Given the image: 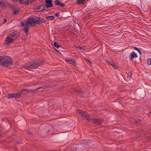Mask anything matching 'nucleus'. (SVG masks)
<instances>
[{"label": "nucleus", "instance_id": "nucleus-1", "mask_svg": "<svg viewBox=\"0 0 151 151\" xmlns=\"http://www.w3.org/2000/svg\"><path fill=\"white\" fill-rule=\"evenodd\" d=\"M46 20L42 17L35 16H31L27 19L28 24H29L31 27H34L37 24H40L45 23Z\"/></svg>", "mask_w": 151, "mask_h": 151}, {"label": "nucleus", "instance_id": "nucleus-2", "mask_svg": "<svg viewBox=\"0 0 151 151\" xmlns=\"http://www.w3.org/2000/svg\"><path fill=\"white\" fill-rule=\"evenodd\" d=\"M13 64V61L10 57L6 56H0V65L4 67H7Z\"/></svg>", "mask_w": 151, "mask_h": 151}, {"label": "nucleus", "instance_id": "nucleus-3", "mask_svg": "<svg viewBox=\"0 0 151 151\" xmlns=\"http://www.w3.org/2000/svg\"><path fill=\"white\" fill-rule=\"evenodd\" d=\"M32 67L33 69L37 68L39 66L43 63V62L40 60H37L31 62Z\"/></svg>", "mask_w": 151, "mask_h": 151}, {"label": "nucleus", "instance_id": "nucleus-4", "mask_svg": "<svg viewBox=\"0 0 151 151\" xmlns=\"http://www.w3.org/2000/svg\"><path fill=\"white\" fill-rule=\"evenodd\" d=\"M91 121H92V123L95 124L100 125L104 122V120L101 119L93 118L91 119Z\"/></svg>", "mask_w": 151, "mask_h": 151}, {"label": "nucleus", "instance_id": "nucleus-5", "mask_svg": "<svg viewBox=\"0 0 151 151\" xmlns=\"http://www.w3.org/2000/svg\"><path fill=\"white\" fill-rule=\"evenodd\" d=\"M19 35V32L17 31H13L9 34L10 37H12L14 40L17 39Z\"/></svg>", "mask_w": 151, "mask_h": 151}, {"label": "nucleus", "instance_id": "nucleus-6", "mask_svg": "<svg viewBox=\"0 0 151 151\" xmlns=\"http://www.w3.org/2000/svg\"><path fill=\"white\" fill-rule=\"evenodd\" d=\"M138 56L134 51H132L131 52L129 56V58L131 61H133L134 58H137Z\"/></svg>", "mask_w": 151, "mask_h": 151}, {"label": "nucleus", "instance_id": "nucleus-7", "mask_svg": "<svg viewBox=\"0 0 151 151\" xmlns=\"http://www.w3.org/2000/svg\"><path fill=\"white\" fill-rule=\"evenodd\" d=\"M14 40L13 39L10 37H7L5 39L4 44H9L12 43Z\"/></svg>", "mask_w": 151, "mask_h": 151}, {"label": "nucleus", "instance_id": "nucleus-8", "mask_svg": "<svg viewBox=\"0 0 151 151\" xmlns=\"http://www.w3.org/2000/svg\"><path fill=\"white\" fill-rule=\"evenodd\" d=\"M107 63L109 65L111 66L115 70L118 69V68L115 63L112 61H106Z\"/></svg>", "mask_w": 151, "mask_h": 151}, {"label": "nucleus", "instance_id": "nucleus-9", "mask_svg": "<svg viewBox=\"0 0 151 151\" xmlns=\"http://www.w3.org/2000/svg\"><path fill=\"white\" fill-rule=\"evenodd\" d=\"M90 116V115L88 114L84 111L82 114V115H81V116L83 118L85 119L87 121H90L91 120V119H89Z\"/></svg>", "mask_w": 151, "mask_h": 151}, {"label": "nucleus", "instance_id": "nucleus-10", "mask_svg": "<svg viewBox=\"0 0 151 151\" xmlns=\"http://www.w3.org/2000/svg\"><path fill=\"white\" fill-rule=\"evenodd\" d=\"M55 5L56 6H59L62 7L65 6V5L62 3H61V1L59 0H55Z\"/></svg>", "mask_w": 151, "mask_h": 151}, {"label": "nucleus", "instance_id": "nucleus-11", "mask_svg": "<svg viewBox=\"0 0 151 151\" xmlns=\"http://www.w3.org/2000/svg\"><path fill=\"white\" fill-rule=\"evenodd\" d=\"M23 93V92L21 91L17 93H13L14 98L17 99L19 98Z\"/></svg>", "mask_w": 151, "mask_h": 151}, {"label": "nucleus", "instance_id": "nucleus-12", "mask_svg": "<svg viewBox=\"0 0 151 151\" xmlns=\"http://www.w3.org/2000/svg\"><path fill=\"white\" fill-rule=\"evenodd\" d=\"M26 24V27L25 28H24L23 29V30L24 31V32L26 34V35L27 36L28 35V24H28V22L27 21H27L25 22Z\"/></svg>", "mask_w": 151, "mask_h": 151}, {"label": "nucleus", "instance_id": "nucleus-13", "mask_svg": "<svg viewBox=\"0 0 151 151\" xmlns=\"http://www.w3.org/2000/svg\"><path fill=\"white\" fill-rule=\"evenodd\" d=\"M145 92L143 91H140L138 93V96L140 98L143 99L145 96Z\"/></svg>", "mask_w": 151, "mask_h": 151}, {"label": "nucleus", "instance_id": "nucleus-14", "mask_svg": "<svg viewBox=\"0 0 151 151\" xmlns=\"http://www.w3.org/2000/svg\"><path fill=\"white\" fill-rule=\"evenodd\" d=\"M45 6L44 4H42L37 6L36 7V9H41V11H43L45 10Z\"/></svg>", "mask_w": 151, "mask_h": 151}, {"label": "nucleus", "instance_id": "nucleus-15", "mask_svg": "<svg viewBox=\"0 0 151 151\" xmlns=\"http://www.w3.org/2000/svg\"><path fill=\"white\" fill-rule=\"evenodd\" d=\"M24 66L26 69H29L30 68L32 67L31 62L27 63L24 65Z\"/></svg>", "mask_w": 151, "mask_h": 151}, {"label": "nucleus", "instance_id": "nucleus-16", "mask_svg": "<svg viewBox=\"0 0 151 151\" xmlns=\"http://www.w3.org/2000/svg\"><path fill=\"white\" fill-rule=\"evenodd\" d=\"M45 6L47 8L53 6L52 2H45Z\"/></svg>", "mask_w": 151, "mask_h": 151}, {"label": "nucleus", "instance_id": "nucleus-17", "mask_svg": "<svg viewBox=\"0 0 151 151\" xmlns=\"http://www.w3.org/2000/svg\"><path fill=\"white\" fill-rule=\"evenodd\" d=\"M13 93H8L6 96V97L7 99H9L12 98H14Z\"/></svg>", "mask_w": 151, "mask_h": 151}, {"label": "nucleus", "instance_id": "nucleus-18", "mask_svg": "<svg viewBox=\"0 0 151 151\" xmlns=\"http://www.w3.org/2000/svg\"><path fill=\"white\" fill-rule=\"evenodd\" d=\"M86 0H77V3L78 4H84V2Z\"/></svg>", "mask_w": 151, "mask_h": 151}, {"label": "nucleus", "instance_id": "nucleus-19", "mask_svg": "<svg viewBox=\"0 0 151 151\" xmlns=\"http://www.w3.org/2000/svg\"><path fill=\"white\" fill-rule=\"evenodd\" d=\"M84 111H83L80 109H76V112L80 114V115L81 116V115H82L83 113L84 112Z\"/></svg>", "mask_w": 151, "mask_h": 151}, {"label": "nucleus", "instance_id": "nucleus-20", "mask_svg": "<svg viewBox=\"0 0 151 151\" xmlns=\"http://www.w3.org/2000/svg\"><path fill=\"white\" fill-rule=\"evenodd\" d=\"M46 18L48 20H53L55 19V17L52 15H51L47 17Z\"/></svg>", "mask_w": 151, "mask_h": 151}, {"label": "nucleus", "instance_id": "nucleus-21", "mask_svg": "<svg viewBox=\"0 0 151 151\" xmlns=\"http://www.w3.org/2000/svg\"><path fill=\"white\" fill-rule=\"evenodd\" d=\"M57 134H58V137L60 139H61L64 137V135L63 134L61 133H58Z\"/></svg>", "mask_w": 151, "mask_h": 151}, {"label": "nucleus", "instance_id": "nucleus-22", "mask_svg": "<svg viewBox=\"0 0 151 151\" xmlns=\"http://www.w3.org/2000/svg\"><path fill=\"white\" fill-rule=\"evenodd\" d=\"M23 91H27V92H33V93L35 92H36L35 90H35H27V89H23L21 91H22V92Z\"/></svg>", "mask_w": 151, "mask_h": 151}, {"label": "nucleus", "instance_id": "nucleus-23", "mask_svg": "<svg viewBox=\"0 0 151 151\" xmlns=\"http://www.w3.org/2000/svg\"><path fill=\"white\" fill-rule=\"evenodd\" d=\"M65 60L67 62H73V61L74 60V59L73 58H65Z\"/></svg>", "mask_w": 151, "mask_h": 151}, {"label": "nucleus", "instance_id": "nucleus-24", "mask_svg": "<svg viewBox=\"0 0 151 151\" xmlns=\"http://www.w3.org/2000/svg\"><path fill=\"white\" fill-rule=\"evenodd\" d=\"M76 92L78 93H82L83 94H84L85 93V92L84 91L80 90H76Z\"/></svg>", "mask_w": 151, "mask_h": 151}, {"label": "nucleus", "instance_id": "nucleus-25", "mask_svg": "<svg viewBox=\"0 0 151 151\" xmlns=\"http://www.w3.org/2000/svg\"><path fill=\"white\" fill-rule=\"evenodd\" d=\"M54 46L55 47H56L57 48H58L59 47H60V46L59 45L58 43L56 42H54Z\"/></svg>", "mask_w": 151, "mask_h": 151}, {"label": "nucleus", "instance_id": "nucleus-26", "mask_svg": "<svg viewBox=\"0 0 151 151\" xmlns=\"http://www.w3.org/2000/svg\"><path fill=\"white\" fill-rule=\"evenodd\" d=\"M77 47L79 49H81L83 50H85L86 49V47L85 46H83V47H81L80 46Z\"/></svg>", "mask_w": 151, "mask_h": 151}, {"label": "nucleus", "instance_id": "nucleus-27", "mask_svg": "<svg viewBox=\"0 0 151 151\" xmlns=\"http://www.w3.org/2000/svg\"><path fill=\"white\" fill-rule=\"evenodd\" d=\"M23 4L27 5H29V0H27L25 1H24Z\"/></svg>", "mask_w": 151, "mask_h": 151}, {"label": "nucleus", "instance_id": "nucleus-28", "mask_svg": "<svg viewBox=\"0 0 151 151\" xmlns=\"http://www.w3.org/2000/svg\"><path fill=\"white\" fill-rule=\"evenodd\" d=\"M19 12V10L18 9H17L14 10L13 12V13L14 15H15Z\"/></svg>", "mask_w": 151, "mask_h": 151}, {"label": "nucleus", "instance_id": "nucleus-29", "mask_svg": "<svg viewBox=\"0 0 151 151\" xmlns=\"http://www.w3.org/2000/svg\"><path fill=\"white\" fill-rule=\"evenodd\" d=\"M134 121L135 123L136 124H137L139 122L141 121V120L139 119H138L137 120V119H134Z\"/></svg>", "mask_w": 151, "mask_h": 151}, {"label": "nucleus", "instance_id": "nucleus-30", "mask_svg": "<svg viewBox=\"0 0 151 151\" xmlns=\"http://www.w3.org/2000/svg\"><path fill=\"white\" fill-rule=\"evenodd\" d=\"M147 63L149 65L151 64V59L149 58L147 60Z\"/></svg>", "mask_w": 151, "mask_h": 151}, {"label": "nucleus", "instance_id": "nucleus-31", "mask_svg": "<svg viewBox=\"0 0 151 151\" xmlns=\"http://www.w3.org/2000/svg\"><path fill=\"white\" fill-rule=\"evenodd\" d=\"M46 129H47V131H44L45 133H48L50 132V130L48 128V127H46Z\"/></svg>", "mask_w": 151, "mask_h": 151}, {"label": "nucleus", "instance_id": "nucleus-32", "mask_svg": "<svg viewBox=\"0 0 151 151\" xmlns=\"http://www.w3.org/2000/svg\"><path fill=\"white\" fill-rule=\"evenodd\" d=\"M75 60H74L73 61V62H72V63H71V64H72V65H74V66H76V65H77V63H76L75 62Z\"/></svg>", "mask_w": 151, "mask_h": 151}, {"label": "nucleus", "instance_id": "nucleus-33", "mask_svg": "<svg viewBox=\"0 0 151 151\" xmlns=\"http://www.w3.org/2000/svg\"><path fill=\"white\" fill-rule=\"evenodd\" d=\"M77 148L76 147H71V150L72 151H76V150Z\"/></svg>", "mask_w": 151, "mask_h": 151}, {"label": "nucleus", "instance_id": "nucleus-34", "mask_svg": "<svg viewBox=\"0 0 151 151\" xmlns=\"http://www.w3.org/2000/svg\"><path fill=\"white\" fill-rule=\"evenodd\" d=\"M135 50H137L138 52H139L140 50L139 49V48H137V47H133Z\"/></svg>", "mask_w": 151, "mask_h": 151}, {"label": "nucleus", "instance_id": "nucleus-35", "mask_svg": "<svg viewBox=\"0 0 151 151\" xmlns=\"http://www.w3.org/2000/svg\"><path fill=\"white\" fill-rule=\"evenodd\" d=\"M40 88L42 89V86H40L36 89H35V91H36L37 90H39Z\"/></svg>", "mask_w": 151, "mask_h": 151}, {"label": "nucleus", "instance_id": "nucleus-36", "mask_svg": "<svg viewBox=\"0 0 151 151\" xmlns=\"http://www.w3.org/2000/svg\"><path fill=\"white\" fill-rule=\"evenodd\" d=\"M55 15L58 17H59L60 15L59 14V13L58 12H56L55 14Z\"/></svg>", "mask_w": 151, "mask_h": 151}, {"label": "nucleus", "instance_id": "nucleus-37", "mask_svg": "<svg viewBox=\"0 0 151 151\" xmlns=\"http://www.w3.org/2000/svg\"><path fill=\"white\" fill-rule=\"evenodd\" d=\"M45 2H52V0H45Z\"/></svg>", "mask_w": 151, "mask_h": 151}, {"label": "nucleus", "instance_id": "nucleus-38", "mask_svg": "<svg viewBox=\"0 0 151 151\" xmlns=\"http://www.w3.org/2000/svg\"><path fill=\"white\" fill-rule=\"evenodd\" d=\"M48 87V86L43 85L42 86V89H45Z\"/></svg>", "mask_w": 151, "mask_h": 151}, {"label": "nucleus", "instance_id": "nucleus-39", "mask_svg": "<svg viewBox=\"0 0 151 151\" xmlns=\"http://www.w3.org/2000/svg\"><path fill=\"white\" fill-rule=\"evenodd\" d=\"M23 0H19V2L20 4H23Z\"/></svg>", "mask_w": 151, "mask_h": 151}, {"label": "nucleus", "instance_id": "nucleus-40", "mask_svg": "<svg viewBox=\"0 0 151 151\" xmlns=\"http://www.w3.org/2000/svg\"><path fill=\"white\" fill-rule=\"evenodd\" d=\"M6 22H7L6 19V18H4V22L3 23L4 24L6 23Z\"/></svg>", "mask_w": 151, "mask_h": 151}, {"label": "nucleus", "instance_id": "nucleus-41", "mask_svg": "<svg viewBox=\"0 0 151 151\" xmlns=\"http://www.w3.org/2000/svg\"><path fill=\"white\" fill-rule=\"evenodd\" d=\"M86 60H87V61H88L91 64H92V63L89 60H88V59H86Z\"/></svg>", "mask_w": 151, "mask_h": 151}, {"label": "nucleus", "instance_id": "nucleus-42", "mask_svg": "<svg viewBox=\"0 0 151 151\" xmlns=\"http://www.w3.org/2000/svg\"><path fill=\"white\" fill-rule=\"evenodd\" d=\"M129 73H130V74H129V78H131V76H132V73H131V72L130 73L129 72Z\"/></svg>", "mask_w": 151, "mask_h": 151}, {"label": "nucleus", "instance_id": "nucleus-43", "mask_svg": "<svg viewBox=\"0 0 151 151\" xmlns=\"http://www.w3.org/2000/svg\"><path fill=\"white\" fill-rule=\"evenodd\" d=\"M28 133L30 134V135H33V134H32V132H31L30 131H29L28 132Z\"/></svg>", "mask_w": 151, "mask_h": 151}, {"label": "nucleus", "instance_id": "nucleus-44", "mask_svg": "<svg viewBox=\"0 0 151 151\" xmlns=\"http://www.w3.org/2000/svg\"><path fill=\"white\" fill-rule=\"evenodd\" d=\"M148 114L149 115L151 114V110L149 112Z\"/></svg>", "mask_w": 151, "mask_h": 151}, {"label": "nucleus", "instance_id": "nucleus-45", "mask_svg": "<svg viewBox=\"0 0 151 151\" xmlns=\"http://www.w3.org/2000/svg\"><path fill=\"white\" fill-rule=\"evenodd\" d=\"M139 52V54H140V55H142V52L140 50L139 52Z\"/></svg>", "mask_w": 151, "mask_h": 151}, {"label": "nucleus", "instance_id": "nucleus-46", "mask_svg": "<svg viewBox=\"0 0 151 151\" xmlns=\"http://www.w3.org/2000/svg\"><path fill=\"white\" fill-rule=\"evenodd\" d=\"M22 26L25 27V24L23 22L22 23Z\"/></svg>", "mask_w": 151, "mask_h": 151}, {"label": "nucleus", "instance_id": "nucleus-47", "mask_svg": "<svg viewBox=\"0 0 151 151\" xmlns=\"http://www.w3.org/2000/svg\"><path fill=\"white\" fill-rule=\"evenodd\" d=\"M18 1V0H13L14 1H15V2H17Z\"/></svg>", "mask_w": 151, "mask_h": 151}, {"label": "nucleus", "instance_id": "nucleus-48", "mask_svg": "<svg viewBox=\"0 0 151 151\" xmlns=\"http://www.w3.org/2000/svg\"><path fill=\"white\" fill-rule=\"evenodd\" d=\"M2 4V1H0V6Z\"/></svg>", "mask_w": 151, "mask_h": 151}, {"label": "nucleus", "instance_id": "nucleus-49", "mask_svg": "<svg viewBox=\"0 0 151 151\" xmlns=\"http://www.w3.org/2000/svg\"><path fill=\"white\" fill-rule=\"evenodd\" d=\"M128 76H129V74H128V76L127 77V78H128Z\"/></svg>", "mask_w": 151, "mask_h": 151}, {"label": "nucleus", "instance_id": "nucleus-50", "mask_svg": "<svg viewBox=\"0 0 151 151\" xmlns=\"http://www.w3.org/2000/svg\"><path fill=\"white\" fill-rule=\"evenodd\" d=\"M139 59H140V60H141V57H140V58Z\"/></svg>", "mask_w": 151, "mask_h": 151}, {"label": "nucleus", "instance_id": "nucleus-51", "mask_svg": "<svg viewBox=\"0 0 151 151\" xmlns=\"http://www.w3.org/2000/svg\"><path fill=\"white\" fill-rule=\"evenodd\" d=\"M42 91V90H41L39 91Z\"/></svg>", "mask_w": 151, "mask_h": 151}, {"label": "nucleus", "instance_id": "nucleus-52", "mask_svg": "<svg viewBox=\"0 0 151 151\" xmlns=\"http://www.w3.org/2000/svg\"><path fill=\"white\" fill-rule=\"evenodd\" d=\"M1 132V130H0V132Z\"/></svg>", "mask_w": 151, "mask_h": 151}, {"label": "nucleus", "instance_id": "nucleus-53", "mask_svg": "<svg viewBox=\"0 0 151 151\" xmlns=\"http://www.w3.org/2000/svg\"><path fill=\"white\" fill-rule=\"evenodd\" d=\"M1 136V135H0V136Z\"/></svg>", "mask_w": 151, "mask_h": 151}]
</instances>
